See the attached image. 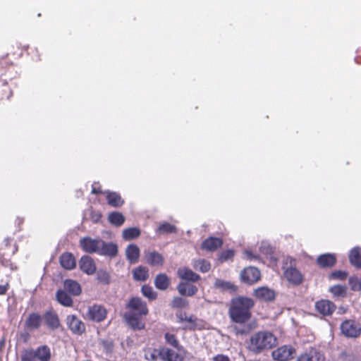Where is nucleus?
<instances>
[{"mask_svg": "<svg viewBox=\"0 0 361 361\" xmlns=\"http://www.w3.org/2000/svg\"><path fill=\"white\" fill-rule=\"evenodd\" d=\"M126 307L128 312L124 314V319L128 326L133 330H142L145 329V323L142 317L149 313L147 303L140 298L133 297L129 300Z\"/></svg>", "mask_w": 361, "mask_h": 361, "instance_id": "f257e3e1", "label": "nucleus"}, {"mask_svg": "<svg viewBox=\"0 0 361 361\" xmlns=\"http://www.w3.org/2000/svg\"><path fill=\"white\" fill-rule=\"evenodd\" d=\"M255 306L254 300L248 297L238 296L231 300L228 314L235 323L244 324L252 317V309Z\"/></svg>", "mask_w": 361, "mask_h": 361, "instance_id": "f03ea898", "label": "nucleus"}, {"mask_svg": "<svg viewBox=\"0 0 361 361\" xmlns=\"http://www.w3.org/2000/svg\"><path fill=\"white\" fill-rule=\"evenodd\" d=\"M276 344V338L269 331H258L254 334L250 341L248 348L255 353L272 348Z\"/></svg>", "mask_w": 361, "mask_h": 361, "instance_id": "7ed1b4c3", "label": "nucleus"}, {"mask_svg": "<svg viewBox=\"0 0 361 361\" xmlns=\"http://www.w3.org/2000/svg\"><path fill=\"white\" fill-rule=\"evenodd\" d=\"M283 276L293 286H300L304 281V276L296 267V260L291 257H287L282 266Z\"/></svg>", "mask_w": 361, "mask_h": 361, "instance_id": "20e7f679", "label": "nucleus"}, {"mask_svg": "<svg viewBox=\"0 0 361 361\" xmlns=\"http://www.w3.org/2000/svg\"><path fill=\"white\" fill-rule=\"evenodd\" d=\"M11 54L0 57V79L11 81L18 77L16 63L10 59Z\"/></svg>", "mask_w": 361, "mask_h": 361, "instance_id": "39448f33", "label": "nucleus"}, {"mask_svg": "<svg viewBox=\"0 0 361 361\" xmlns=\"http://www.w3.org/2000/svg\"><path fill=\"white\" fill-rule=\"evenodd\" d=\"M341 334L346 338H356L361 335V324L355 319H345L341 326Z\"/></svg>", "mask_w": 361, "mask_h": 361, "instance_id": "423d86ee", "label": "nucleus"}, {"mask_svg": "<svg viewBox=\"0 0 361 361\" xmlns=\"http://www.w3.org/2000/svg\"><path fill=\"white\" fill-rule=\"evenodd\" d=\"M297 361H326V359L324 353L319 348L310 347L298 356Z\"/></svg>", "mask_w": 361, "mask_h": 361, "instance_id": "0eeeda50", "label": "nucleus"}, {"mask_svg": "<svg viewBox=\"0 0 361 361\" xmlns=\"http://www.w3.org/2000/svg\"><path fill=\"white\" fill-rule=\"evenodd\" d=\"M295 355V349L290 345H283L272 352V357L277 361L292 360Z\"/></svg>", "mask_w": 361, "mask_h": 361, "instance_id": "6e6552de", "label": "nucleus"}, {"mask_svg": "<svg viewBox=\"0 0 361 361\" xmlns=\"http://www.w3.org/2000/svg\"><path fill=\"white\" fill-rule=\"evenodd\" d=\"M47 327L50 330H56L61 326L57 312L52 308L44 312L42 317Z\"/></svg>", "mask_w": 361, "mask_h": 361, "instance_id": "1a4fd4ad", "label": "nucleus"}, {"mask_svg": "<svg viewBox=\"0 0 361 361\" xmlns=\"http://www.w3.org/2000/svg\"><path fill=\"white\" fill-rule=\"evenodd\" d=\"M68 327L73 334L80 336L85 332V325L77 316L68 315L66 318Z\"/></svg>", "mask_w": 361, "mask_h": 361, "instance_id": "9d476101", "label": "nucleus"}, {"mask_svg": "<svg viewBox=\"0 0 361 361\" xmlns=\"http://www.w3.org/2000/svg\"><path fill=\"white\" fill-rule=\"evenodd\" d=\"M42 324V317L38 312H32L28 314L24 321V329L26 331L38 330Z\"/></svg>", "mask_w": 361, "mask_h": 361, "instance_id": "9b49d317", "label": "nucleus"}, {"mask_svg": "<svg viewBox=\"0 0 361 361\" xmlns=\"http://www.w3.org/2000/svg\"><path fill=\"white\" fill-rule=\"evenodd\" d=\"M103 243V240L92 239L90 237H85L80 239V245L86 252L94 253L99 252L100 244Z\"/></svg>", "mask_w": 361, "mask_h": 361, "instance_id": "f8f14e48", "label": "nucleus"}, {"mask_svg": "<svg viewBox=\"0 0 361 361\" xmlns=\"http://www.w3.org/2000/svg\"><path fill=\"white\" fill-rule=\"evenodd\" d=\"M314 306L317 312L324 317L331 316L336 309L333 302L326 299L317 301Z\"/></svg>", "mask_w": 361, "mask_h": 361, "instance_id": "ddd939ff", "label": "nucleus"}, {"mask_svg": "<svg viewBox=\"0 0 361 361\" xmlns=\"http://www.w3.org/2000/svg\"><path fill=\"white\" fill-rule=\"evenodd\" d=\"M261 274L258 269L250 267L244 269L240 273L242 281L247 284H253L260 279Z\"/></svg>", "mask_w": 361, "mask_h": 361, "instance_id": "4468645a", "label": "nucleus"}, {"mask_svg": "<svg viewBox=\"0 0 361 361\" xmlns=\"http://www.w3.org/2000/svg\"><path fill=\"white\" fill-rule=\"evenodd\" d=\"M183 352L184 350L176 352L168 348H162L159 350V355L164 361H183L185 358Z\"/></svg>", "mask_w": 361, "mask_h": 361, "instance_id": "2eb2a0df", "label": "nucleus"}, {"mask_svg": "<svg viewBox=\"0 0 361 361\" xmlns=\"http://www.w3.org/2000/svg\"><path fill=\"white\" fill-rule=\"evenodd\" d=\"M107 311L106 308L99 305H93L90 307L87 312V316L92 321L100 322L106 317Z\"/></svg>", "mask_w": 361, "mask_h": 361, "instance_id": "dca6fc26", "label": "nucleus"}, {"mask_svg": "<svg viewBox=\"0 0 361 361\" xmlns=\"http://www.w3.org/2000/svg\"><path fill=\"white\" fill-rule=\"evenodd\" d=\"M223 243L222 238L210 236L202 242L200 247L202 250L214 252L221 247Z\"/></svg>", "mask_w": 361, "mask_h": 361, "instance_id": "f3484780", "label": "nucleus"}, {"mask_svg": "<svg viewBox=\"0 0 361 361\" xmlns=\"http://www.w3.org/2000/svg\"><path fill=\"white\" fill-rule=\"evenodd\" d=\"M253 295L259 300L271 302L275 299V292L267 287H259L255 290Z\"/></svg>", "mask_w": 361, "mask_h": 361, "instance_id": "a211bd4d", "label": "nucleus"}, {"mask_svg": "<svg viewBox=\"0 0 361 361\" xmlns=\"http://www.w3.org/2000/svg\"><path fill=\"white\" fill-rule=\"evenodd\" d=\"M81 271L88 275H92L96 271V264L93 259L90 256H82L79 262Z\"/></svg>", "mask_w": 361, "mask_h": 361, "instance_id": "6ab92c4d", "label": "nucleus"}, {"mask_svg": "<svg viewBox=\"0 0 361 361\" xmlns=\"http://www.w3.org/2000/svg\"><path fill=\"white\" fill-rule=\"evenodd\" d=\"M317 264L321 268H330L336 263V257L334 254L325 253L317 257Z\"/></svg>", "mask_w": 361, "mask_h": 361, "instance_id": "aec40b11", "label": "nucleus"}, {"mask_svg": "<svg viewBox=\"0 0 361 361\" xmlns=\"http://www.w3.org/2000/svg\"><path fill=\"white\" fill-rule=\"evenodd\" d=\"M11 250H9L8 252H0V264L3 267L10 268L11 270H16L17 269V267L10 259V257L18 252V248L13 247Z\"/></svg>", "mask_w": 361, "mask_h": 361, "instance_id": "412c9836", "label": "nucleus"}, {"mask_svg": "<svg viewBox=\"0 0 361 361\" xmlns=\"http://www.w3.org/2000/svg\"><path fill=\"white\" fill-rule=\"evenodd\" d=\"M105 196L107 204L112 207H120L125 202L121 195L116 192L106 190L105 191Z\"/></svg>", "mask_w": 361, "mask_h": 361, "instance_id": "4be33fe9", "label": "nucleus"}, {"mask_svg": "<svg viewBox=\"0 0 361 361\" xmlns=\"http://www.w3.org/2000/svg\"><path fill=\"white\" fill-rule=\"evenodd\" d=\"M98 254L114 257L118 254V247L114 243H106L103 240V243L99 245Z\"/></svg>", "mask_w": 361, "mask_h": 361, "instance_id": "5701e85b", "label": "nucleus"}, {"mask_svg": "<svg viewBox=\"0 0 361 361\" xmlns=\"http://www.w3.org/2000/svg\"><path fill=\"white\" fill-rule=\"evenodd\" d=\"M145 259L146 263H147L150 266H162L164 264V257L163 256L156 252L151 251L145 253Z\"/></svg>", "mask_w": 361, "mask_h": 361, "instance_id": "b1692460", "label": "nucleus"}, {"mask_svg": "<svg viewBox=\"0 0 361 361\" xmlns=\"http://www.w3.org/2000/svg\"><path fill=\"white\" fill-rule=\"evenodd\" d=\"M63 287L65 291L74 296L80 295L82 292L80 283L73 279H66L63 282Z\"/></svg>", "mask_w": 361, "mask_h": 361, "instance_id": "393cba45", "label": "nucleus"}, {"mask_svg": "<svg viewBox=\"0 0 361 361\" xmlns=\"http://www.w3.org/2000/svg\"><path fill=\"white\" fill-rule=\"evenodd\" d=\"M178 276L183 280L196 282L200 279L199 274L187 267L180 268L178 270Z\"/></svg>", "mask_w": 361, "mask_h": 361, "instance_id": "a878e982", "label": "nucleus"}, {"mask_svg": "<svg viewBox=\"0 0 361 361\" xmlns=\"http://www.w3.org/2000/svg\"><path fill=\"white\" fill-rule=\"evenodd\" d=\"M60 264L66 269L71 270L76 266V261L71 252H64L60 257Z\"/></svg>", "mask_w": 361, "mask_h": 361, "instance_id": "bb28decb", "label": "nucleus"}, {"mask_svg": "<svg viewBox=\"0 0 361 361\" xmlns=\"http://www.w3.org/2000/svg\"><path fill=\"white\" fill-rule=\"evenodd\" d=\"M126 259L130 264H135L138 262L140 257V249L135 244L129 245L126 250Z\"/></svg>", "mask_w": 361, "mask_h": 361, "instance_id": "cd10ccee", "label": "nucleus"}, {"mask_svg": "<svg viewBox=\"0 0 361 361\" xmlns=\"http://www.w3.org/2000/svg\"><path fill=\"white\" fill-rule=\"evenodd\" d=\"M177 289L181 295L192 296L197 292V288L187 282H180Z\"/></svg>", "mask_w": 361, "mask_h": 361, "instance_id": "c85d7f7f", "label": "nucleus"}, {"mask_svg": "<svg viewBox=\"0 0 361 361\" xmlns=\"http://www.w3.org/2000/svg\"><path fill=\"white\" fill-rule=\"evenodd\" d=\"M56 298L59 303L64 307H72L73 300L64 290L59 289L56 293Z\"/></svg>", "mask_w": 361, "mask_h": 361, "instance_id": "c756f323", "label": "nucleus"}, {"mask_svg": "<svg viewBox=\"0 0 361 361\" xmlns=\"http://www.w3.org/2000/svg\"><path fill=\"white\" fill-rule=\"evenodd\" d=\"M35 357L39 361H49L51 359L50 348L47 345H41L34 350Z\"/></svg>", "mask_w": 361, "mask_h": 361, "instance_id": "7c9ffc66", "label": "nucleus"}, {"mask_svg": "<svg viewBox=\"0 0 361 361\" xmlns=\"http://www.w3.org/2000/svg\"><path fill=\"white\" fill-rule=\"evenodd\" d=\"M169 285L170 279L166 274H159L154 279V286L159 290H165Z\"/></svg>", "mask_w": 361, "mask_h": 361, "instance_id": "2f4dec72", "label": "nucleus"}, {"mask_svg": "<svg viewBox=\"0 0 361 361\" xmlns=\"http://www.w3.org/2000/svg\"><path fill=\"white\" fill-rule=\"evenodd\" d=\"M350 264L357 269H361V248L354 247L349 254Z\"/></svg>", "mask_w": 361, "mask_h": 361, "instance_id": "473e14b6", "label": "nucleus"}, {"mask_svg": "<svg viewBox=\"0 0 361 361\" xmlns=\"http://www.w3.org/2000/svg\"><path fill=\"white\" fill-rule=\"evenodd\" d=\"M13 96V92L8 85V81L0 79V102L8 100Z\"/></svg>", "mask_w": 361, "mask_h": 361, "instance_id": "72a5a7b5", "label": "nucleus"}, {"mask_svg": "<svg viewBox=\"0 0 361 361\" xmlns=\"http://www.w3.org/2000/svg\"><path fill=\"white\" fill-rule=\"evenodd\" d=\"M164 338L167 344L171 345L177 350H183V347L180 344L176 334L173 332V330L171 332L165 333Z\"/></svg>", "mask_w": 361, "mask_h": 361, "instance_id": "f704fd0d", "label": "nucleus"}, {"mask_svg": "<svg viewBox=\"0 0 361 361\" xmlns=\"http://www.w3.org/2000/svg\"><path fill=\"white\" fill-rule=\"evenodd\" d=\"M134 280L145 281L149 277V269L142 266H139L132 271Z\"/></svg>", "mask_w": 361, "mask_h": 361, "instance_id": "c9c22d12", "label": "nucleus"}, {"mask_svg": "<svg viewBox=\"0 0 361 361\" xmlns=\"http://www.w3.org/2000/svg\"><path fill=\"white\" fill-rule=\"evenodd\" d=\"M214 286L222 291L235 293L237 290V287L233 283L221 279H216L214 283Z\"/></svg>", "mask_w": 361, "mask_h": 361, "instance_id": "e433bc0d", "label": "nucleus"}, {"mask_svg": "<svg viewBox=\"0 0 361 361\" xmlns=\"http://www.w3.org/2000/svg\"><path fill=\"white\" fill-rule=\"evenodd\" d=\"M109 222L117 227L122 226L125 222L124 216L118 212H112L108 215Z\"/></svg>", "mask_w": 361, "mask_h": 361, "instance_id": "4c0bfd02", "label": "nucleus"}, {"mask_svg": "<svg viewBox=\"0 0 361 361\" xmlns=\"http://www.w3.org/2000/svg\"><path fill=\"white\" fill-rule=\"evenodd\" d=\"M140 235V230L136 227L126 228L123 231V238L126 240H131L137 238Z\"/></svg>", "mask_w": 361, "mask_h": 361, "instance_id": "58836bf2", "label": "nucleus"}, {"mask_svg": "<svg viewBox=\"0 0 361 361\" xmlns=\"http://www.w3.org/2000/svg\"><path fill=\"white\" fill-rule=\"evenodd\" d=\"M193 267L195 269H197L202 273H206L210 270L211 264L209 261L204 259H200L194 261Z\"/></svg>", "mask_w": 361, "mask_h": 361, "instance_id": "ea45409f", "label": "nucleus"}, {"mask_svg": "<svg viewBox=\"0 0 361 361\" xmlns=\"http://www.w3.org/2000/svg\"><path fill=\"white\" fill-rule=\"evenodd\" d=\"M176 231V227L168 222L161 224L157 229V233L159 234L175 233Z\"/></svg>", "mask_w": 361, "mask_h": 361, "instance_id": "a19ab883", "label": "nucleus"}, {"mask_svg": "<svg viewBox=\"0 0 361 361\" xmlns=\"http://www.w3.org/2000/svg\"><path fill=\"white\" fill-rule=\"evenodd\" d=\"M141 292L142 295L149 300H154L157 297V293L153 290L152 287L149 285H143L141 288Z\"/></svg>", "mask_w": 361, "mask_h": 361, "instance_id": "79ce46f5", "label": "nucleus"}, {"mask_svg": "<svg viewBox=\"0 0 361 361\" xmlns=\"http://www.w3.org/2000/svg\"><path fill=\"white\" fill-rule=\"evenodd\" d=\"M329 291L334 296L345 297L346 295L347 288L345 286L335 285L330 287Z\"/></svg>", "mask_w": 361, "mask_h": 361, "instance_id": "37998d69", "label": "nucleus"}, {"mask_svg": "<svg viewBox=\"0 0 361 361\" xmlns=\"http://www.w3.org/2000/svg\"><path fill=\"white\" fill-rule=\"evenodd\" d=\"M235 255V251L233 249H228L221 251L219 254L218 260L223 263L228 260H232Z\"/></svg>", "mask_w": 361, "mask_h": 361, "instance_id": "c03bdc74", "label": "nucleus"}, {"mask_svg": "<svg viewBox=\"0 0 361 361\" xmlns=\"http://www.w3.org/2000/svg\"><path fill=\"white\" fill-rule=\"evenodd\" d=\"M13 247L18 249V245L13 241V240L10 239V238H6L0 244V252H8L9 250H11V249Z\"/></svg>", "mask_w": 361, "mask_h": 361, "instance_id": "a18cd8bd", "label": "nucleus"}, {"mask_svg": "<svg viewBox=\"0 0 361 361\" xmlns=\"http://www.w3.org/2000/svg\"><path fill=\"white\" fill-rule=\"evenodd\" d=\"M188 307V301L181 297H175L171 301L173 308H185Z\"/></svg>", "mask_w": 361, "mask_h": 361, "instance_id": "49530a36", "label": "nucleus"}, {"mask_svg": "<svg viewBox=\"0 0 361 361\" xmlns=\"http://www.w3.org/2000/svg\"><path fill=\"white\" fill-rule=\"evenodd\" d=\"M348 277V272L342 270H336L329 276L330 280H345Z\"/></svg>", "mask_w": 361, "mask_h": 361, "instance_id": "de8ad7c7", "label": "nucleus"}, {"mask_svg": "<svg viewBox=\"0 0 361 361\" xmlns=\"http://www.w3.org/2000/svg\"><path fill=\"white\" fill-rule=\"evenodd\" d=\"M199 319L193 314H191L188 317V318L186 319L187 323H188V325L187 326V329L191 331H195L196 329H200V327L198 325Z\"/></svg>", "mask_w": 361, "mask_h": 361, "instance_id": "09e8293b", "label": "nucleus"}, {"mask_svg": "<svg viewBox=\"0 0 361 361\" xmlns=\"http://www.w3.org/2000/svg\"><path fill=\"white\" fill-rule=\"evenodd\" d=\"M26 51L27 54L30 56L32 60L35 61L41 60V56L37 48L34 47H27Z\"/></svg>", "mask_w": 361, "mask_h": 361, "instance_id": "8fccbe9b", "label": "nucleus"}, {"mask_svg": "<svg viewBox=\"0 0 361 361\" xmlns=\"http://www.w3.org/2000/svg\"><path fill=\"white\" fill-rule=\"evenodd\" d=\"M35 359L34 350L27 349L23 352L20 361H35Z\"/></svg>", "mask_w": 361, "mask_h": 361, "instance_id": "3c124183", "label": "nucleus"}, {"mask_svg": "<svg viewBox=\"0 0 361 361\" xmlns=\"http://www.w3.org/2000/svg\"><path fill=\"white\" fill-rule=\"evenodd\" d=\"M349 284L353 290H361V280L357 276H351L348 279Z\"/></svg>", "mask_w": 361, "mask_h": 361, "instance_id": "603ef678", "label": "nucleus"}, {"mask_svg": "<svg viewBox=\"0 0 361 361\" xmlns=\"http://www.w3.org/2000/svg\"><path fill=\"white\" fill-rule=\"evenodd\" d=\"M97 280L104 284H109L110 282V276L105 271H99L97 276Z\"/></svg>", "mask_w": 361, "mask_h": 361, "instance_id": "864d4df0", "label": "nucleus"}, {"mask_svg": "<svg viewBox=\"0 0 361 361\" xmlns=\"http://www.w3.org/2000/svg\"><path fill=\"white\" fill-rule=\"evenodd\" d=\"M91 192L94 195H105V191L102 190V185L99 181H94L92 183Z\"/></svg>", "mask_w": 361, "mask_h": 361, "instance_id": "5fc2aeb1", "label": "nucleus"}, {"mask_svg": "<svg viewBox=\"0 0 361 361\" xmlns=\"http://www.w3.org/2000/svg\"><path fill=\"white\" fill-rule=\"evenodd\" d=\"M102 218V214L99 211H94L92 210L90 213V219L92 222L94 223H99L101 221V219Z\"/></svg>", "mask_w": 361, "mask_h": 361, "instance_id": "6e6d98bb", "label": "nucleus"}, {"mask_svg": "<svg viewBox=\"0 0 361 361\" xmlns=\"http://www.w3.org/2000/svg\"><path fill=\"white\" fill-rule=\"evenodd\" d=\"M158 355L159 351L154 349L153 350H148L145 354V357L147 360L149 361H157V357Z\"/></svg>", "mask_w": 361, "mask_h": 361, "instance_id": "4d7b16f0", "label": "nucleus"}, {"mask_svg": "<svg viewBox=\"0 0 361 361\" xmlns=\"http://www.w3.org/2000/svg\"><path fill=\"white\" fill-rule=\"evenodd\" d=\"M28 331H29L25 330V331L20 332L19 334L20 339L24 343L28 342L30 338V334Z\"/></svg>", "mask_w": 361, "mask_h": 361, "instance_id": "13d9d810", "label": "nucleus"}, {"mask_svg": "<svg viewBox=\"0 0 361 361\" xmlns=\"http://www.w3.org/2000/svg\"><path fill=\"white\" fill-rule=\"evenodd\" d=\"M188 317L189 316L187 315L185 312L180 311L179 312L176 313V317L178 318L179 322H186V319L188 318Z\"/></svg>", "mask_w": 361, "mask_h": 361, "instance_id": "bf43d9fd", "label": "nucleus"}, {"mask_svg": "<svg viewBox=\"0 0 361 361\" xmlns=\"http://www.w3.org/2000/svg\"><path fill=\"white\" fill-rule=\"evenodd\" d=\"M212 361H231L229 357L224 355H217L213 357Z\"/></svg>", "mask_w": 361, "mask_h": 361, "instance_id": "052dcab7", "label": "nucleus"}, {"mask_svg": "<svg viewBox=\"0 0 361 361\" xmlns=\"http://www.w3.org/2000/svg\"><path fill=\"white\" fill-rule=\"evenodd\" d=\"M9 288L10 285L8 283H6L5 285H0V295H5Z\"/></svg>", "mask_w": 361, "mask_h": 361, "instance_id": "680f3d73", "label": "nucleus"}, {"mask_svg": "<svg viewBox=\"0 0 361 361\" xmlns=\"http://www.w3.org/2000/svg\"><path fill=\"white\" fill-rule=\"evenodd\" d=\"M248 332H249V329H236L237 334H247Z\"/></svg>", "mask_w": 361, "mask_h": 361, "instance_id": "e2e57ef3", "label": "nucleus"}, {"mask_svg": "<svg viewBox=\"0 0 361 361\" xmlns=\"http://www.w3.org/2000/svg\"><path fill=\"white\" fill-rule=\"evenodd\" d=\"M245 253L250 259L255 258V256H254L250 252L246 251Z\"/></svg>", "mask_w": 361, "mask_h": 361, "instance_id": "0e129e2a", "label": "nucleus"}, {"mask_svg": "<svg viewBox=\"0 0 361 361\" xmlns=\"http://www.w3.org/2000/svg\"><path fill=\"white\" fill-rule=\"evenodd\" d=\"M22 55V52H20L17 54V56L15 58V59H18Z\"/></svg>", "mask_w": 361, "mask_h": 361, "instance_id": "69168bd1", "label": "nucleus"}]
</instances>
